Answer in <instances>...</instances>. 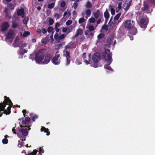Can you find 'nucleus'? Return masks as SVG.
<instances>
[{"label": "nucleus", "mask_w": 155, "mask_h": 155, "mask_svg": "<svg viewBox=\"0 0 155 155\" xmlns=\"http://www.w3.org/2000/svg\"><path fill=\"white\" fill-rule=\"evenodd\" d=\"M45 50L42 49L36 54L35 61L39 64H47L50 61L51 56L50 54L45 55Z\"/></svg>", "instance_id": "obj_1"}, {"label": "nucleus", "mask_w": 155, "mask_h": 155, "mask_svg": "<svg viewBox=\"0 0 155 155\" xmlns=\"http://www.w3.org/2000/svg\"><path fill=\"white\" fill-rule=\"evenodd\" d=\"M4 98V103L0 104V117L3 113L6 114H9L10 113V108L13 104L9 98L6 96Z\"/></svg>", "instance_id": "obj_2"}, {"label": "nucleus", "mask_w": 155, "mask_h": 155, "mask_svg": "<svg viewBox=\"0 0 155 155\" xmlns=\"http://www.w3.org/2000/svg\"><path fill=\"white\" fill-rule=\"evenodd\" d=\"M31 45L26 43H24L22 44L20 47V49L18 52V54L21 56V57H19L20 58H23V55L27 52L28 49L30 48Z\"/></svg>", "instance_id": "obj_3"}, {"label": "nucleus", "mask_w": 155, "mask_h": 155, "mask_svg": "<svg viewBox=\"0 0 155 155\" xmlns=\"http://www.w3.org/2000/svg\"><path fill=\"white\" fill-rule=\"evenodd\" d=\"M112 54L110 52V50H106L103 56L104 60L107 61L110 64L112 62Z\"/></svg>", "instance_id": "obj_4"}, {"label": "nucleus", "mask_w": 155, "mask_h": 155, "mask_svg": "<svg viewBox=\"0 0 155 155\" xmlns=\"http://www.w3.org/2000/svg\"><path fill=\"white\" fill-rule=\"evenodd\" d=\"M124 25L125 28L128 29H130L133 28L135 24L134 21L131 20H127L124 23Z\"/></svg>", "instance_id": "obj_5"}, {"label": "nucleus", "mask_w": 155, "mask_h": 155, "mask_svg": "<svg viewBox=\"0 0 155 155\" xmlns=\"http://www.w3.org/2000/svg\"><path fill=\"white\" fill-rule=\"evenodd\" d=\"M20 127L18 128V130L19 132L22 133L24 136H26L28 134V132L27 130L28 129L29 130L30 129L29 127L26 126H22L20 124Z\"/></svg>", "instance_id": "obj_6"}, {"label": "nucleus", "mask_w": 155, "mask_h": 155, "mask_svg": "<svg viewBox=\"0 0 155 155\" xmlns=\"http://www.w3.org/2000/svg\"><path fill=\"white\" fill-rule=\"evenodd\" d=\"M60 57V54L58 51L56 52L55 56L53 58L52 61V63L54 64L58 65L60 63V61L58 60V58Z\"/></svg>", "instance_id": "obj_7"}, {"label": "nucleus", "mask_w": 155, "mask_h": 155, "mask_svg": "<svg viewBox=\"0 0 155 155\" xmlns=\"http://www.w3.org/2000/svg\"><path fill=\"white\" fill-rule=\"evenodd\" d=\"M139 24L140 27L143 28H145L147 27V21L146 20L143 18L141 19L139 21Z\"/></svg>", "instance_id": "obj_8"}, {"label": "nucleus", "mask_w": 155, "mask_h": 155, "mask_svg": "<svg viewBox=\"0 0 155 155\" xmlns=\"http://www.w3.org/2000/svg\"><path fill=\"white\" fill-rule=\"evenodd\" d=\"M92 59L94 62H97L100 61V59L99 54L97 53H95L93 55Z\"/></svg>", "instance_id": "obj_9"}, {"label": "nucleus", "mask_w": 155, "mask_h": 155, "mask_svg": "<svg viewBox=\"0 0 155 155\" xmlns=\"http://www.w3.org/2000/svg\"><path fill=\"white\" fill-rule=\"evenodd\" d=\"M131 3V0H127L124 4L123 8L125 10L128 9Z\"/></svg>", "instance_id": "obj_10"}, {"label": "nucleus", "mask_w": 155, "mask_h": 155, "mask_svg": "<svg viewBox=\"0 0 155 155\" xmlns=\"http://www.w3.org/2000/svg\"><path fill=\"white\" fill-rule=\"evenodd\" d=\"M64 34L59 35L58 33H56L54 35V38L57 41L64 39L65 38Z\"/></svg>", "instance_id": "obj_11"}, {"label": "nucleus", "mask_w": 155, "mask_h": 155, "mask_svg": "<svg viewBox=\"0 0 155 155\" xmlns=\"http://www.w3.org/2000/svg\"><path fill=\"white\" fill-rule=\"evenodd\" d=\"M93 15L95 18H97L101 16L102 14L100 11L97 10L93 12Z\"/></svg>", "instance_id": "obj_12"}, {"label": "nucleus", "mask_w": 155, "mask_h": 155, "mask_svg": "<svg viewBox=\"0 0 155 155\" xmlns=\"http://www.w3.org/2000/svg\"><path fill=\"white\" fill-rule=\"evenodd\" d=\"M91 56V54H89V55L87 58L85 59L86 57V53H84L83 54L82 57L84 59V61L86 64H88L90 63V60L89 59H90Z\"/></svg>", "instance_id": "obj_13"}, {"label": "nucleus", "mask_w": 155, "mask_h": 155, "mask_svg": "<svg viewBox=\"0 0 155 155\" xmlns=\"http://www.w3.org/2000/svg\"><path fill=\"white\" fill-rule=\"evenodd\" d=\"M21 42V41L19 40V38L18 37H16L13 44V45L15 47L18 46Z\"/></svg>", "instance_id": "obj_14"}, {"label": "nucleus", "mask_w": 155, "mask_h": 155, "mask_svg": "<svg viewBox=\"0 0 155 155\" xmlns=\"http://www.w3.org/2000/svg\"><path fill=\"white\" fill-rule=\"evenodd\" d=\"M141 9L143 11H145L149 12L150 11V7L148 5L147 3L145 2H144L143 6L142 7Z\"/></svg>", "instance_id": "obj_15"}, {"label": "nucleus", "mask_w": 155, "mask_h": 155, "mask_svg": "<svg viewBox=\"0 0 155 155\" xmlns=\"http://www.w3.org/2000/svg\"><path fill=\"white\" fill-rule=\"evenodd\" d=\"M8 27L9 25L7 22H5L3 23L2 25L1 31H5L8 28Z\"/></svg>", "instance_id": "obj_16"}, {"label": "nucleus", "mask_w": 155, "mask_h": 155, "mask_svg": "<svg viewBox=\"0 0 155 155\" xmlns=\"http://www.w3.org/2000/svg\"><path fill=\"white\" fill-rule=\"evenodd\" d=\"M113 42L112 40L110 39V40H108L107 44L105 45V51H106V50H109L108 49V48L110 47L111 44H112Z\"/></svg>", "instance_id": "obj_17"}, {"label": "nucleus", "mask_w": 155, "mask_h": 155, "mask_svg": "<svg viewBox=\"0 0 155 155\" xmlns=\"http://www.w3.org/2000/svg\"><path fill=\"white\" fill-rule=\"evenodd\" d=\"M83 33V30L81 28H78L76 31L74 37H78L79 36L81 35Z\"/></svg>", "instance_id": "obj_18"}, {"label": "nucleus", "mask_w": 155, "mask_h": 155, "mask_svg": "<svg viewBox=\"0 0 155 155\" xmlns=\"http://www.w3.org/2000/svg\"><path fill=\"white\" fill-rule=\"evenodd\" d=\"M14 35L13 32L12 30H10L8 31V34L6 36V38L7 39H10L12 38Z\"/></svg>", "instance_id": "obj_19"}, {"label": "nucleus", "mask_w": 155, "mask_h": 155, "mask_svg": "<svg viewBox=\"0 0 155 155\" xmlns=\"http://www.w3.org/2000/svg\"><path fill=\"white\" fill-rule=\"evenodd\" d=\"M17 14L18 15H21L22 17H24V10L23 8H21L17 11Z\"/></svg>", "instance_id": "obj_20"}, {"label": "nucleus", "mask_w": 155, "mask_h": 155, "mask_svg": "<svg viewBox=\"0 0 155 155\" xmlns=\"http://www.w3.org/2000/svg\"><path fill=\"white\" fill-rule=\"evenodd\" d=\"M104 18H106V21H107L109 17V14L107 9H106L104 13Z\"/></svg>", "instance_id": "obj_21"}, {"label": "nucleus", "mask_w": 155, "mask_h": 155, "mask_svg": "<svg viewBox=\"0 0 155 155\" xmlns=\"http://www.w3.org/2000/svg\"><path fill=\"white\" fill-rule=\"evenodd\" d=\"M71 15L70 12L69 11L67 10L65 12L64 14V16L65 17H69Z\"/></svg>", "instance_id": "obj_22"}, {"label": "nucleus", "mask_w": 155, "mask_h": 155, "mask_svg": "<svg viewBox=\"0 0 155 155\" xmlns=\"http://www.w3.org/2000/svg\"><path fill=\"white\" fill-rule=\"evenodd\" d=\"M109 8L110 9L111 14L112 15H114L115 13V11L114 9L113 8V6L111 5H110L109 6Z\"/></svg>", "instance_id": "obj_23"}, {"label": "nucleus", "mask_w": 155, "mask_h": 155, "mask_svg": "<svg viewBox=\"0 0 155 155\" xmlns=\"http://www.w3.org/2000/svg\"><path fill=\"white\" fill-rule=\"evenodd\" d=\"M8 137V136L6 135L5 136V138L3 139L2 140V142L3 144H6L8 143V139H7V138Z\"/></svg>", "instance_id": "obj_24"}, {"label": "nucleus", "mask_w": 155, "mask_h": 155, "mask_svg": "<svg viewBox=\"0 0 155 155\" xmlns=\"http://www.w3.org/2000/svg\"><path fill=\"white\" fill-rule=\"evenodd\" d=\"M25 120H26V121H23V119H21V120H22V123L23 124H26V123L27 122H26L27 121L28 122L30 120V118L29 117H25Z\"/></svg>", "instance_id": "obj_25"}, {"label": "nucleus", "mask_w": 155, "mask_h": 155, "mask_svg": "<svg viewBox=\"0 0 155 155\" xmlns=\"http://www.w3.org/2000/svg\"><path fill=\"white\" fill-rule=\"evenodd\" d=\"M87 27H88V29L90 31H93L95 29V28L93 25H89L87 26Z\"/></svg>", "instance_id": "obj_26"}, {"label": "nucleus", "mask_w": 155, "mask_h": 155, "mask_svg": "<svg viewBox=\"0 0 155 155\" xmlns=\"http://www.w3.org/2000/svg\"><path fill=\"white\" fill-rule=\"evenodd\" d=\"M48 41V38H43L41 40V42L44 44H46L47 43Z\"/></svg>", "instance_id": "obj_27"}, {"label": "nucleus", "mask_w": 155, "mask_h": 155, "mask_svg": "<svg viewBox=\"0 0 155 155\" xmlns=\"http://www.w3.org/2000/svg\"><path fill=\"white\" fill-rule=\"evenodd\" d=\"M54 6V4L52 3L48 4V7L49 9H52L53 8Z\"/></svg>", "instance_id": "obj_28"}, {"label": "nucleus", "mask_w": 155, "mask_h": 155, "mask_svg": "<svg viewBox=\"0 0 155 155\" xmlns=\"http://www.w3.org/2000/svg\"><path fill=\"white\" fill-rule=\"evenodd\" d=\"M121 15V13H119L117 14L114 17V19L115 20H117L119 19Z\"/></svg>", "instance_id": "obj_29"}, {"label": "nucleus", "mask_w": 155, "mask_h": 155, "mask_svg": "<svg viewBox=\"0 0 155 155\" xmlns=\"http://www.w3.org/2000/svg\"><path fill=\"white\" fill-rule=\"evenodd\" d=\"M89 21L90 23H94L95 22L96 20L94 18L91 17L89 19Z\"/></svg>", "instance_id": "obj_30"}, {"label": "nucleus", "mask_w": 155, "mask_h": 155, "mask_svg": "<svg viewBox=\"0 0 155 155\" xmlns=\"http://www.w3.org/2000/svg\"><path fill=\"white\" fill-rule=\"evenodd\" d=\"M47 31L49 33L51 32H52V33L53 32H54V29L52 27H49Z\"/></svg>", "instance_id": "obj_31"}, {"label": "nucleus", "mask_w": 155, "mask_h": 155, "mask_svg": "<svg viewBox=\"0 0 155 155\" xmlns=\"http://www.w3.org/2000/svg\"><path fill=\"white\" fill-rule=\"evenodd\" d=\"M85 6L87 8H90L91 7V5L90 2L88 1L86 3Z\"/></svg>", "instance_id": "obj_32"}, {"label": "nucleus", "mask_w": 155, "mask_h": 155, "mask_svg": "<svg viewBox=\"0 0 155 155\" xmlns=\"http://www.w3.org/2000/svg\"><path fill=\"white\" fill-rule=\"evenodd\" d=\"M64 55L66 56V58H70V53L67 51H65L64 54Z\"/></svg>", "instance_id": "obj_33"}, {"label": "nucleus", "mask_w": 155, "mask_h": 155, "mask_svg": "<svg viewBox=\"0 0 155 155\" xmlns=\"http://www.w3.org/2000/svg\"><path fill=\"white\" fill-rule=\"evenodd\" d=\"M85 21V20L84 18H80L78 21V22L79 23L81 24L82 23L84 22Z\"/></svg>", "instance_id": "obj_34"}, {"label": "nucleus", "mask_w": 155, "mask_h": 155, "mask_svg": "<svg viewBox=\"0 0 155 155\" xmlns=\"http://www.w3.org/2000/svg\"><path fill=\"white\" fill-rule=\"evenodd\" d=\"M8 6L11 9L13 10L14 8V6L11 3H9L8 4Z\"/></svg>", "instance_id": "obj_35"}, {"label": "nucleus", "mask_w": 155, "mask_h": 155, "mask_svg": "<svg viewBox=\"0 0 155 155\" xmlns=\"http://www.w3.org/2000/svg\"><path fill=\"white\" fill-rule=\"evenodd\" d=\"M91 11L90 9H87L86 11V15L89 16H90L91 15Z\"/></svg>", "instance_id": "obj_36"}, {"label": "nucleus", "mask_w": 155, "mask_h": 155, "mask_svg": "<svg viewBox=\"0 0 155 155\" xmlns=\"http://www.w3.org/2000/svg\"><path fill=\"white\" fill-rule=\"evenodd\" d=\"M30 34V33L28 31H25L24 32L23 35V36L24 37H27L28 35H29Z\"/></svg>", "instance_id": "obj_37"}, {"label": "nucleus", "mask_w": 155, "mask_h": 155, "mask_svg": "<svg viewBox=\"0 0 155 155\" xmlns=\"http://www.w3.org/2000/svg\"><path fill=\"white\" fill-rule=\"evenodd\" d=\"M70 62V60L69 58H66V63L65 64L66 66L68 65Z\"/></svg>", "instance_id": "obj_38"}, {"label": "nucleus", "mask_w": 155, "mask_h": 155, "mask_svg": "<svg viewBox=\"0 0 155 155\" xmlns=\"http://www.w3.org/2000/svg\"><path fill=\"white\" fill-rule=\"evenodd\" d=\"M41 131H44L45 132L47 133L48 131V129L44 127H42L41 129Z\"/></svg>", "instance_id": "obj_39"}, {"label": "nucleus", "mask_w": 155, "mask_h": 155, "mask_svg": "<svg viewBox=\"0 0 155 155\" xmlns=\"http://www.w3.org/2000/svg\"><path fill=\"white\" fill-rule=\"evenodd\" d=\"M38 151V150H35L32 153H30L29 155H35Z\"/></svg>", "instance_id": "obj_40"}, {"label": "nucleus", "mask_w": 155, "mask_h": 155, "mask_svg": "<svg viewBox=\"0 0 155 155\" xmlns=\"http://www.w3.org/2000/svg\"><path fill=\"white\" fill-rule=\"evenodd\" d=\"M104 35L103 34H100L97 36V38L98 39H101L104 37Z\"/></svg>", "instance_id": "obj_41"}, {"label": "nucleus", "mask_w": 155, "mask_h": 155, "mask_svg": "<svg viewBox=\"0 0 155 155\" xmlns=\"http://www.w3.org/2000/svg\"><path fill=\"white\" fill-rule=\"evenodd\" d=\"M48 22L50 25H51L53 24L54 22V21L53 19L50 18L49 19Z\"/></svg>", "instance_id": "obj_42"}, {"label": "nucleus", "mask_w": 155, "mask_h": 155, "mask_svg": "<svg viewBox=\"0 0 155 155\" xmlns=\"http://www.w3.org/2000/svg\"><path fill=\"white\" fill-rule=\"evenodd\" d=\"M28 21V17H25L23 20V23L25 24H26L27 23V22Z\"/></svg>", "instance_id": "obj_43"}, {"label": "nucleus", "mask_w": 155, "mask_h": 155, "mask_svg": "<svg viewBox=\"0 0 155 155\" xmlns=\"http://www.w3.org/2000/svg\"><path fill=\"white\" fill-rule=\"evenodd\" d=\"M102 29H104L106 31H107L108 29L107 26L105 25H103L102 27Z\"/></svg>", "instance_id": "obj_44"}, {"label": "nucleus", "mask_w": 155, "mask_h": 155, "mask_svg": "<svg viewBox=\"0 0 155 155\" xmlns=\"http://www.w3.org/2000/svg\"><path fill=\"white\" fill-rule=\"evenodd\" d=\"M104 68L106 69H107L110 70H112L111 68L109 65H105L104 66Z\"/></svg>", "instance_id": "obj_45"}, {"label": "nucleus", "mask_w": 155, "mask_h": 155, "mask_svg": "<svg viewBox=\"0 0 155 155\" xmlns=\"http://www.w3.org/2000/svg\"><path fill=\"white\" fill-rule=\"evenodd\" d=\"M68 30V28L67 27H64L63 28L62 31L63 32H66Z\"/></svg>", "instance_id": "obj_46"}, {"label": "nucleus", "mask_w": 155, "mask_h": 155, "mask_svg": "<svg viewBox=\"0 0 155 155\" xmlns=\"http://www.w3.org/2000/svg\"><path fill=\"white\" fill-rule=\"evenodd\" d=\"M72 23V21L71 20H68L66 22V25H69Z\"/></svg>", "instance_id": "obj_47"}, {"label": "nucleus", "mask_w": 155, "mask_h": 155, "mask_svg": "<svg viewBox=\"0 0 155 155\" xmlns=\"http://www.w3.org/2000/svg\"><path fill=\"white\" fill-rule=\"evenodd\" d=\"M78 6V4L76 3H74V4L72 5V7L74 9H75Z\"/></svg>", "instance_id": "obj_48"}, {"label": "nucleus", "mask_w": 155, "mask_h": 155, "mask_svg": "<svg viewBox=\"0 0 155 155\" xmlns=\"http://www.w3.org/2000/svg\"><path fill=\"white\" fill-rule=\"evenodd\" d=\"M42 147H40L39 149L40 153H43L44 152V150L42 149Z\"/></svg>", "instance_id": "obj_49"}, {"label": "nucleus", "mask_w": 155, "mask_h": 155, "mask_svg": "<svg viewBox=\"0 0 155 155\" xmlns=\"http://www.w3.org/2000/svg\"><path fill=\"white\" fill-rule=\"evenodd\" d=\"M65 5V3L63 1L61 3V6L62 7H64Z\"/></svg>", "instance_id": "obj_50"}, {"label": "nucleus", "mask_w": 155, "mask_h": 155, "mask_svg": "<svg viewBox=\"0 0 155 155\" xmlns=\"http://www.w3.org/2000/svg\"><path fill=\"white\" fill-rule=\"evenodd\" d=\"M54 17L57 18H60V15L59 14L57 13H55L54 15Z\"/></svg>", "instance_id": "obj_51"}, {"label": "nucleus", "mask_w": 155, "mask_h": 155, "mask_svg": "<svg viewBox=\"0 0 155 155\" xmlns=\"http://www.w3.org/2000/svg\"><path fill=\"white\" fill-rule=\"evenodd\" d=\"M60 24L58 22H57L55 24V27L58 28L60 26Z\"/></svg>", "instance_id": "obj_52"}, {"label": "nucleus", "mask_w": 155, "mask_h": 155, "mask_svg": "<svg viewBox=\"0 0 155 155\" xmlns=\"http://www.w3.org/2000/svg\"><path fill=\"white\" fill-rule=\"evenodd\" d=\"M12 26L14 28H16L17 27V25L15 23H13Z\"/></svg>", "instance_id": "obj_53"}, {"label": "nucleus", "mask_w": 155, "mask_h": 155, "mask_svg": "<svg viewBox=\"0 0 155 155\" xmlns=\"http://www.w3.org/2000/svg\"><path fill=\"white\" fill-rule=\"evenodd\" d=\"M42 32L43 33L45 34L47 32V30L45 28H43L42 29Z\"/></svg>", "instance_id": "obj_54"}, {"label": "nucleus", "mask_w": 155, "mask_h": 155, "mask_svg": "<svg viewBox=\"0 0 155 155\" xmlns=\"http://www.w3.org/2000/svg\"><path fill=\"white\" fill-rule=\"evenodd\" d=\"M22 144L20 142V141H19V143H18V146L19 147H22Z\"/></svg>", "instance_id": "obj_55"}, {"label": "nucleus", "mask_w": 155, "mask_h": 155, "mask_svg": "<svg viewBox=\"0 0 155 155\" xmlns=\"http://www.w3.org/2000/svg\"><path fill=\"white\" fill-rule=\"evenodd\" d=\"M55 29L56 32V33H58L59 31V29L58 28L55 27Z\"/></svg>", "instance_id": "obj_56"}, {"label": "nucleus", "mask_w": 155, "mask_h": 155, "mask_svg": "<svg viewBox=\"0 0 155 155\" xmlns=\"http://www.w3.org/2000/svg\"><path fill=\"white\" fill-rule=\"evenodd\" d=\"M37 31L38 33L39 34H41V31L40 28H38L37 29Z\"/></svg>", "instance_id": "obj_57"}, {"label": "nucleus", "mask_w": 155, "mask_h": 155, "mask_svg": "<svg viewBox=\"0 0 155 155\" xmlns=\"http://www.w3.org/2000/svg\"><path fill=\"white\" fill-rule=\"evenodd\" d=\"M101 21V20L100 19H98L97 21V24H100Z\"/></svg>", "instance_id": "obj_58"}, {"label": "nucleus", "mask_w": 155, "mask_h": 155, "mask_svg": "<svg viewBox=\"0 0 155 155\" xmlns=\"http://www.w3.org/2000/svg\"><path fill=\"white\" fill-rule=\"evenodd\" d=\"M53 32L52 33L50 37V38L52 39V41H53Z\"/></svg>", "instance_id": "obj_59"}, {"label": "nucleus", "mask_w": 155, "mask_h": 155, "mask_svg": "<svg viewBox=\"0 0 155 155\" xmlns=\"http://www.w3.org/2000/svg\"><path fill=\"white\" fill-rule=\"evenodd\" d=\"M118 8L119 9H121V5L120 3H119L118 4Z\"/></svg>", "instance_id": "obj_60"}, {"label": "nucleus", "mask_w": 155, "mask_h": 155, "mask_svg": "<svg viewBox=\"0 0 155 155\" xmlns=\"http://www.w3.org/2000/svg\"><path fill=\"white\" fill-rule=\"evenodd\" d=\"M38 117L37 116H34L33 117V118H32V120H33L34 121H35V119H36Z\"/></svg>", "instance_id": "obj_61"}, {"label": "nucleus", "mask_w": 155, "mask_h": 155, "mask_svg": "<svg viewBox=\"0 0 155 155\" xmlns=\"http://www.w3.org/2000/svg\"><path fill=\"white\" fill-rule=\"evenodd\" d=\"M12 131L14 134H16V133L15 131V129L14 128H13L12 129Z\"/></svg>", "instance_id": "obj_62"}, {"label": "nucleus", "mask_w": 155, "mask_h": 155, "mask_svg": "<svg viewBox=\"0 0 155 155\" xmlns=\"http://www.w3.org/2000/svg\"><path fill=\"white\" fill-rule=\"evenodd\" d=\"M134 33H132V35H135L136 33V32H137V29L135 28H134Z\"/></svg>", "instance_id": "obj_63"}, {"label": "nucleus", "mask_w": 155, "mask_h": 155, "mask_svg": "<svg viewBox=\"0 0 155 155\" xmlns=\"http://www.w3.org/2000/svg\"><path fill=\"white\" fill-rule=\"evenodd\" d=\"M26 110H24L22 111V113H23L24 115V116H25V114L26 113Z\"/></svg>", "instance_id": "obj_64"}]
</instances>
